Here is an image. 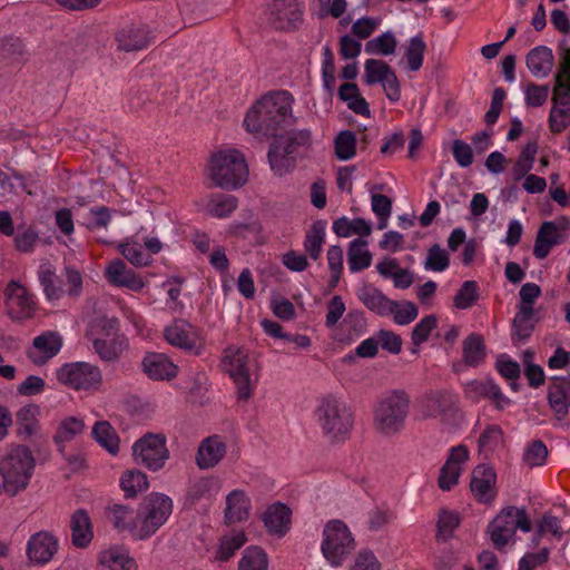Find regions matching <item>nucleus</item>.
<instances>
[{
	"mask_svg": "<svg viewBox=\"0 0 570 570\" xmlns=\"http://www.w3.org/2000/svg\"><path fill=\"white\" fill-rule=\"evenodd\" d=\"M149 483L147 475L138 470H128L120 478V487L127 498H134L137 493L147 490Z\"/></svg>",
	"mask_w": 570,
	"mask_h": 570,
	"instance_id": "obj_51",
	"label": "nucleus"
},
{
	"mask_svg": "<svg viewBox=\"0 0 570 570\" xmlns=\"http://www.w3.org/2000/svg\"><path fill=\"white\" fill-rule=\"evenodd\" d=\"M453 404V395L450 392L436 390L429 392L421 399L419 410L424 419H433L448 413Z\"/></svg>",
	"mask_w": 570,
	"mask_h": 570,
	"instance_id": "obj_28",
	"label": "nucleus"
},
{
	"mask_svg": "<svg viewBox=\"0 0 570 570\" xmlns=\"http://www.w3.org/2000/svg\"><path fill=\"white\" fill-rule=\"evenodd\" d=\"M36 459L31 450L26 445H10L0 456V494L10 497L23 491L32 478Z\"/></svg>",
	"mask_w": 570,
	"mask_h": 570,
	"instance_id": "obj_2",
	"label": "nucleus"
},
{
	"mask_svg": "<svg viewBox=\"0 0 570 570\" xmlns=\"http://www.w3.org/2000/svg\"><path fill=\"white\" fill-rule=\"evenodd\" d=\"M268 563L267 553L263 548L249 546L238 561V570H268Z\"/></svg>",
	"mask_w": 570,
	"mask_h": 570,
	"instance_id": "obj_46",
	"label": "nucleus"
},
{
	"mask_svg": "<svg viewBox=\"0 0 570 570\" xmlns=\"http://www.w3.org/2000/svg\"><path fill=\"white\" fill-rule=\"evenodd\" d=\"M268 20L277 30H295L303 20L302 3L298 0H273L268 9Z\"/></svg>",
	"mask_w": 570,
	"mask_h": 570,
	"instance_id": "obj_17",
	"label": "nucleus"
},
{
	"mask_svg": "<svg viewBox=\"0 0 570 570\" xmlns=\"http://www.w3.org/2000/svg\"><path fill=\"white\" fill-rule=\"evenodd\" d=\"M547 401L554 420L561 424L570 413V374L551 377L547 390Z\"/></svg>",
	"mask_w": 570,
	"mask_h": 570,
	"instance_id": "obj_19",
	"label": "nucleus"
},
{
	"mask_svg": "<svg viewBox=\"0 0 570 570\" xmlns=\"http://www.w3.org/2000/svg\"><path fill=\"white\" fill-rule=\"evenodd\" d=\"M132 456L137 464L154 472L159 471L169 459L166 435L146 433L132 444Z\"/></svg>",
	"mask_w": 570,
	"mask_h": 570,
	"instance_id": "obj_11",
	"label": "nucleus"
},
{
	"mask_svg": "<svg viewBox=\"0 0 570 570\" xmlns=\"http://www.w3.org/2000/svg\"><path fill=\"white\" fill-rule=\"evenodd\" d=\"M356 296L368 311L381 317L391 316V307L396 306V301L389 298L372 284H364L357 288Z\"/></svg>",
	"mask_w": 570,
	"mask_h": 570,
	"instance_id": "obj_26",
	"label": "nucleus"
},
{
	"mask_svg": "<svg viewBox=\"0 0 570 570\" xmlns=\"http://www.w3.org/2000/svg\"><path fill=\"white\" fill-rule=\"evenodd\" d=\"M222 482L216 476H204L196 480L188 490V499L199 501L203 499L212 500L220 491Z\"/></svg>",
	"mask_w": 570,
	"mask_h": 570,
	"instance_id": "obj_44",
	"label": "nucleus"
},
{
	"mask_svg": "<svg viewBox=\"0 0 570 570\" xmlns=\"http://www.w3.org/2000/svg\"><path fill=\"white\" fill-rule=\"evenodd\" d=\"M24 45L21 39L6 37L0 40V60L6 63H17L22 60Z\"/></svg>",
	"mask_w": 570,
	"mask_h": 570,
	"instance_id": "obj_55",
	"label": "nucleus"
},
{
	"mask_svg": "<svg viewBox=\"0 0 570 570\" xmlns=\"http://www.w3.org/2000/svg\"><path fill=\"white\" fill-rule=\"evenodd\" d=\"M250 501L242 490H233L226 497L224 520L226 524L246 521L249 517Z\"/></svg>",
	"mask_w": 570,
	"mask_h": 570,
	"instance_id": "obj_34",
	"label": "nucleus"
},
{
	"mask_svg": "<svg viewBox=\"0 0 570 570\" xmlns=\"http://www.w3.org/2000/svg\"><path fill=\"white\" fill-rule=\"evenodd\" d=\"M355 539L342 520H330L322 532L321 551L332 567H341L355 550Z\"/></svg>",
	"mask_w": 570,
	"mask_h": 570,
	"instance_id": "obj_8",
	"label": "nucleus"
},
{
	"mask_svg": "<svg viewBox=\"0 0 570 570\" xmlns=\"http://www.w3.org/2000/svg\"><path fill=\"white\" fill-rule=\"evenodd\" d=\"M487 356V347L483 336L471 333L462 342V358L465 365L476 367L482 364Z\"/></svg>",
	"mask_w": 570,
	"mask_h": 570,
	"instance_id": "obj_37",
	"label": "nucleus"
},
{
	"mask_svg": "<svg viewBox=\"0 0 570 570\" xmlns=\"http://www.w3.org/2000/svg\"><path fill=\"white\" fill-rule=\"evenodd\" d=\"M226 451V442L220 435L207 436L198 445L196 464L202 470L215 468L223 460Z\"/></svg>",
	"mask_w": 570,
	"mask_h": 570,
	"instance_id": "obj_25",
	"label": "nucleus"
},
{
	"mask_svg": "<svg viewBox=\"0 0 570 570\" xmlns=\"http://www.w3.org/2000/svg\"><path fill=\"white\" fill-rule=\"evenodd\" d=\"M294 98L286 90L263 96L246 114V130L257 137H277L279 130L294 122L292 114Z\"/></svg>",
	"mask_w": 570,
	"mask_h": 570,
	"instance_id": "obj_1",
	"label": "nucleus"
},
{
	"mask_svg": "<svg viewBox=\"0 0 570 570\" xmlns=\"http://www.w3.org/2000/svg\"><path fill=\"white\" fill-rule=\"evenodd\" d=\"M397 40L392 31L383 32L382 35L368 40L365 43V52L368 55L390 56L395 52Z\"/></svg>",
	"mask_w": 570,
	"mask_h": 570,
	"instance_id": "obj_52",
	"label": "nucleus"
},
{
	"mask_svg": "<svg viewBox=\"0 0 570 570\" xmlns=\"http://www.w3.org/2000/svg\"><path fill=\"white\" fill-rule=\"evenodd\" d=\"M62 345L63 338L60 333L46 331L33 338L27 356L32 364L42 366L60 352Z\"/></svg>",
	"mask_w": 570,
	"mask_h": 570,
	"instance_id": "obj_20",
	"label": "nucleus"
},
{
	"mask_svg": "<svg viewBox=\"0 0 570 570\" xmlns=\"http://www.w3.org/2000/svg\"><path fill=\"white\" fill-rule=\"evenodd\" d=\"M450 265L449 255L439 244L432 245L426 255L424 267L428 271L443 272Z\"/></svg>",
	"mask_w": 570,
	"mask_h": 570,
	"instance_id": "obj_60",
	"label": "nucleus"
},
{
	"mask_svg": "<svg viewBox=\"0 0 570 570\" xmlns=\"http://www.w3.org/2000/svg\"><path fill=\"white\" fill-rule=\"evenodd\" d=\"M141 365L148 377L155 381H169L177 375V366L163 353H148Z\"/></svg>",
	"mask_w": 570,
	"mask_h": 570,
	"instance_id": "obj_31",
	"label": "nucleus"
},
{
	"mask_svg": "<svg viewBox=\"0 0 570 570\" xmlns=\"http://www.w3.org/2000/svg\"><path fill=\"white\" fill-rule=\"evenodd\" d=\"M223 371L229 375L236 386L238 401H248L258 381L257 366L246 350L229 346L222 360Z\"/></svg>",
	"mask_w": 570,
	"mask_h": 570,
	"instance_id": "obj_6",
	"label": "nucleus"
},
{
	"mask_svg": "<svg viewBox=\"0 0 570 570\" xmlns=\"http://www.w3.org/2000/svg\"><path fill=\"white\" fill-rule=\"evenodd\" d=\"M105 275L114 286L126 287L135 292L145 287L142 278L128 268L121 259L111 261L106 267Z\"/></svg>",
	"mask_w": 570,
	"mask_h": 570,
	"instance_id": "obj_27",
	"label": "nucleus"
},
{
	"mask_svg": "<svg viewBox=\"0 0 570 570\" xmlns=\"http://www.w3.org/2000/svg\"><path fill=\"white\" fill-rule=\"evenodd\" d=\"M553 53L547 46H538L531 49L525 59L527 67L532 76L547 77L553 68Z\"/></svg>",
	"mask_w": 570,
	"mask_h": 570,
	"instance_id": "obj_36",
	"label": "nucleus"
},
{
	"mask_svg": "<svg viewBox=\"0 0 570 570\" xmlns=\"http://www.w3.org/2000/svg\"><path fill=\"white\" fill-rule=\"evenodd\" d=\"M390 66L379 59H367L364 63V82L368 86L381 83Z\"/></svg>",
	"mask_w": 570,
	"mask_h": 570,
	"instance_id": "obj_63",
	"label": "nucleus"
},
{
	"mask_svg": "<svg viewBox=\"0 0 570 570\" xmlns=\"http://www.w3.org/2000/svg\"><path fill=\"white\" fill-rule=\"evenodd\" d=\"M110 521L119 532H128L135 540H138V510L124 505L112 504L108 508Z\"/></svg>",
	"mask_w": 570,
	"mask_h": 570,
	"instance_id": "obj_33",
	"label": "nucleus"
},
{
	"mask_svg": "<svg viewBox=\"0 0 570 570\" xmlns=\"http://www.w3.org/2000/svg\"><path fill=\"white\" fill-rule=\"evenodd\" d=\"M438 318L435 315L424 316L413 328L411 334L412 344L420 347L421 344L428 341L431 332L436 327ZM417 352V348L412 351Z\"/></svg>",
	"mask_w": 570,
	"mask_h": 570,
	"instance_id": "obj_58",
	"label": "nucleus"
},
{
	"mask_svg": "<svg viewBox=\"0 0 570 570\" xmlns=\"http://www.w3.org/2000/svg\"><path fill=\"white\" fill-rule=\"evenodd\" d=\"M151 40L150 31L141 24L125 26L115 33L117 49L124 52L144 50Z\"/></svg>",
	"mask_w": 570,
	"mask_h": 570,
	"instance_id": "obj_23",
	"label": "nucleus"
},
{
	"mask_svg": "<svg viewBox=\"0 0 570 570\" xmlns=\"http://www.w3.org/2000/svg\"><path fill=\"white\" fill-rule=\"evenodd\" d=\"M58 539L47 531L30 537L27 543V556L35 564H46L58 551Z\"/></svg>",
	"mask_w": 570,
	"mask_h": 570,
	"instance_id": "obj_24",
	"label": "nucleus"
},
{
	"mask_svg": "<svg viewBox=\"0 0 570 570\" xmlns=\"http://www.w3.org/2000/svg\"><path fill=\"white\" fill-rule=\"evenodd\" d=\"M410 395L400 389L380 397L373 409V428L383 436H394L404 429L410 413Z\"/></svg>",
	"mask_w": 570,
	"mask_h": 570,
	"instance_id": "obj_4",
	"label": "nucleus"
},
{
	"mask_svg": "<svg viewBox=\"0 0 570 570\" xmlns=\"http://www.w3.org/2000/svg\"><path fill=\"white\" fill-rule=\"evenodd\" d=\"M71 541L77 548H87L92 538L94 530L90 517L83 509L76 510L70 520Z\"/></svg>",
	"mask_w": 570,
	"mask_h": 570,
	"instance_id": "obj_35",
	"label": "nucleus"
},
{
	"mask_svg": "<svg viewBox=\"0 0 570 570\" xmlns=\"http://www.w3.org/2000/svg\"><path fill=\"white\" fill-rule=\"evenodd\" d=\"M38 281L42 287L46 298L49 302H56L62 297L65 291L60 286V281L51 264L43 263L39 266Z\"/></svg>",
	"mask_w": 570,
	"mask_h": 570,
	"instance_id": "obj_39",
	"label": "nucleus"
},
{
	"mask_svg": "<svg viewBox=\"0 0 570 570\" xmlns=\"http://www.w3.org/2000/svg\"><path fill=\"white\" fill-rule=\"evenodd\" d=\"M56 377L76 391L98 390L102 383L99 366L88 362L65 363L57 370Z\"/></svg>",
	"mask_w": 570,
	"mask_h": 570,
	"instance_id": "obj_12",
	"label": "nucleus"
},
{
	"mask_svg": "<svg viewBox=\"0 0 570 570\" xmlns=\"http://www.w3.org/2000/svg\"><path fill=\"white\" fill-rule=\"evenodd\" d=\"M311 145L309 129L291 130L286 136L277 138L267 154L271 169L278 176L287 174L294 167L296 157L308 150Z\"/></svg>",
	"mask_w": 570,
	"mask_h": 570,
	"instance_id": "obj_7",
	"label": "nucleus"
},
{
	"mask_svg": "<svg viewBox=\"0 0 570 570\" xmlns=\"http://www.w3.org/2000/svg\"><path fill=\"white\" fill-rule=\"evenodd\" d=\"M315 417L323 435L333 443L345 441L354 426L353 410L335 395H326L318 401Z\"/></svg>",
	"mask_w": 570,
	"mask_h": 570,
	"instance_id": "obj_3",
	"label": "nucleus"
},
{
	"mask_svg": "<svg viewBox=\"0 0 570 570\" xmlns=\"http://www.w3.org/2000/svg\"><path fill=\"white\" fill-rule=\"evenodd\" d=\"M338 97L342 101L347 102V107L355 114L368 117L371 115L367 101L360 95L356 83L345 82L338 89Z\"/></svg>",
	"mask_w": 570,
	"mask_h": 570,
	"instance_id": "obj_42",
	"label": "nucleus"
},
{
	"mask_svg": "<svg viewBox=\"0 0 570 570\" xmlns=\"http://www.w3.org/2000/svg\"><path fill=\"white\" fill-rule=\"evenodd\" d=\"M538 145L535 141L528 142L514 163L511 173L514 180L522 179L533 168Z\"/></svg>",
	"mask_w": 570,
	"mask_h": 570,
	"instance_id": "obj_49",
	"label": "nucleus"
},
{
	"mask_svg": "<svg viewBox=\"0 0 570 570\" xmlns=\"http://www.w3.org/2000/svg\"><path fill=\"white\" fill-rule=\"evenodd\" d=\"M92 438L96 442L104 448L111 455H117L119 452V438L116 430L107 421H98L95 423Z\"/></svg>",
	"mask_w": 570,
	"mask_h": 570,
	"instance_id": "obj_41",
	"label": "nucleus"
},
{
	"mask_svg": "<svg viewBox=\"0 0 570 570\" xmlns=\"http://www.w3.org/2000/svg\"><path fill=\"white\" fill-rule=\"evenodd\" d=\"M207 171L216 187L234 190L247 183L248 166L242 153L235 149L215 153L208 163Z\"/></svg>",
	"mask_w": 570,
	"mask_h": 570,
	"instance_id": "obj_5",
	"label": "nucleus"
},
{
	"mask_svg": "<svg viewBox=\"0 0 570 570\" xmlns=\"http://www.w3.org/2000/svg\"><path fill=\"white\" fill-rule=\"evenodd\" d=\"M391 308L394 323L401 326L412 323L419 315L417 306L411 301H396V306Z\"/></svg>",
	"mask_w": 570,
	"mask_h": 570,
	"instance_id": "obj_59",
	"label": "nucleus"
},
{
	"mask_svg": "<svg viewBox=\"0 0 570 570\" xmlns=\"http://www.w3.org/2000/svg\"><path fill=\"white\" fill-rule=\"evenodd\" d=\"M164 337L171 346L193 355H200L204 350V343L197 330L183 318H176L167 325Z\"/></svg>",
	"mask_w": 570,
	"mask_h": 570,
	"instance_id": "obj_14",
	"label": "nucleus"
},
{
	"mask_svg": "<svg viewBox=\"0 0 570 570\" xmlns=\"http://www.w3.org/2000/svg\"><path fill=\"white\" fill-rule=\"evenodd\" d=\"M83 430L85 423L81 419L76 416L63 419L53 436V441L58 445L59 451L62 452L65 443L73 440L77 435L81 434Z\"/></svg>",
	"mask_w": 570,
	"mask_h": 570,
	"instance_id": "obj_45",
	"label": "nucleus"
},
{
	"mask_svg": "<svg viewBox=\"0 0 570 570\" xmlns=\"http://www.w3.org/2000/svg\"><path fill=\"white\" fill-rule=\"evenodd\" d=\"M98 570H137V563L126 548L114 546L99 553Z\"/></svg>",
	"mask_w": 570,
	"mask_h": 570,
	"instance_id": "obj_30",
	"label": "nucleus"
},
{
	"mask_svg": "<svg viewBox=\"0 0 570 570\" xmlns=\"http://www.w3.org/2000/svg\"><path fill=\"white\" fill-rule=\"evenodd\" d=\"M381 562L373 551L368 549L360 550L348 570H381Z\"/></svg>",
	"mask_w": 570,
	"mask_h": 570,
	"instance_id": "obj_64",
	"label": "nucleus"
},
{
	"mask_svg": "<svg viewBox=\"0 0 570 570\" xmlns=\"http://www.w3.org/2000/svg\"><path fill=\"white\" fill-rule=\"evenodd\" d=\"M556 82L549 129L553 134H560L570 125V83L564 82L560 75L556 76Z\"/></svg>",
	"mask_w": 570,
	"mask_h": 570,
	"instance_id": "obj_16",
	"label": "nucleus"
},
{
	"mask_svg": "<svg viewBox=\"0 0 570 570\" xmlns=\"http://www.w3.org/2000/svg\"><path fill=\"white\" fill-rule=\"evenodd\" d=\"M426 45L423 40L422 35L411 37L407 41L405 50V58L407 61V68L411 71H417L423 65L424 53Z\"/></svg>",
	"mask_w": 570,
	"mask_h": 570,
	"instance_id": "obj_53",
	"label": "nucleus"
},
{
	"mask_svg": "<svg viewBox=\"0 0 570 570\" xmlns=\"http://www.w3.org/2000/svg\"><path fill=\"white\" fill-rule=\"evenodd\" d=\"M333 230L338 237H350L353 234L370 236L372 233V225L370 222L361 217L348 219L343 216L334 220Z\"/></svg>",
	"mask_w": 570,
	"mask_h": 570,
	"instance_id": "obj_43",
	"label": "nucleus"
},
{
	"mask_svg": "<svg viewBox=\"0 0 570 570\" xmlns=\"http://www.w3.org/2000/svg\"><path fill=\"white\" fill-rule=\"evenodd\" d=\"M531 521L524 508L513 505L503 508L488 527L490 539L495 549H503L517 530L531 531Z\"/></svg>",
	"mask_w": 570,
	"mask_h": 570,
	"instance_id": "obj_10",
	"label": "nucleus"
},
{
	"mask_svg": "<svg viewBox=\"0 0 570 570\" xmlns=\"http://www.w3.org/2000/svg\"><path fill=\"white\" fill-rule=\"evenodd\" d=\"M548 450L541 440L532 441L524 450L523 461L530 466H541L546 463Z\"/></svg>",
	"mask_w": 570,
	"mask_h": 570,
	"instance_id": "obj_62",
	"label": "nucleus"
},
{
	"mask_svg": "<svg viewBox=\"0 0 570 570\" xmlns=\"http://www.w3.org/2000/svg\"><path fill=\"white\" fill-rule=\"evenodd\" d=\"M534 316V309H528V308H521L518 307V312L513 318V330L515 335L525 340L530 336L533 324L532 318Z\"/></svg>",
	"mask_w": 570,
	"mask_h": 570,
	"instance_id": "obj_61",
	"label": "nucleus"
},
{
	"mask_svg": "<svg viewBox=\"0 0 570 570\" xmlns=\"http://www.w3.org/2000/svg\"><path fill=\"white\" fill-rule=\"evenodd\" d=\"M128 346L129 343L126 336H116L112 338L95 337L92 340L94 352L106 363L118 362Z\"/></svg>",
	"mask_w": 570,
	"mask_h": 570,
	"instance_id": "obj_32",
	"label": "nucleus"
},
{
	"mask_svg": "<svg viewBox=\"0 0 570 570\" xmlns=\"http://www.w3.org/2000/svg\"><path fill=\"white\" fill-rule=\"evenodd\" d=\"M238 200L235 196L228 194H214L209 198L207 210L217 218H225L232 215L237 208Z\"/></svg>",
	"mask_w": 570,
	"mask_h": 570,
	"instance_id": "obj_48",
	"label": "nucleus"
},
{
	"mask_svg": "<svg viewBox=\"0 0 570 570\" xmlns=\"http://www.w3.org/2000/svg\"><path fill=\"white\" fill-rule=\"evenodd\" d=\"M469 459V450L465 445L460 444L450 450L448 459L440 470L438 484L441 490L450 491L458 484L462 472V464Z\"/></svg>",
	"mask_w": 570,
	"mask_h": 570,
	"instance_id": "obj_22",
	"label": "nucleus"
},
{
	"mask_svg": "<svg viewBox=\"0 0 570 570\" xmlns=\"http://www.w3.org/2000/svg\"><path fill=\"white\" fill-rule=\"evenodd\" d=\"M291 517V509L286 504L277 502L266 509L263 522L269 534L282 538L289 530Z\"/></svg>",
	"mask_w": 570,
	"mask_h": 570,
	"instance_id": "obj_29",
	"label": "nucleus"
},
{
	"mask_svg": "<svg viewBox=\"0 0 570 570\" xmlns=\"http://www.w3.org/2000/svg\"><path fill=\"white\" fill-rule=\"evenodd\" d=\"M247 537L243 530H230L222 535L216 550V560L226 562L246 543Z\"/></svg>",
	"mask_w": 570,
	"mask_h": 570,
	"instance_id": "obj_40",
	"label": "nucleus"
},
{
	"mask_svg": "<svg viewBox=\"0 0 570 570\" xmlns=\"http://www.w3.org/2000/svg\"><path fill=\"white\" fill-rule=\"evenodd\" d=\"M335 155L340 160H348L356 154V135L352 130H343L334 139Z\"/></svg>",
	"mask_w": 570,
	"mask_h": 570,
	"instance_id": "obj_54",
	"label": "nucleus"
},
{
	"mask_svg": "<svg viewBox=\"0 0 570 570\" xmlns=\"http://www.w3.org/2000/svg\"><path fill=\"white\" fill-rule=\"evenodd\" d=\"M570 229V219L561 217L558 223L544 222L537 234L533 255L538 259L546 258L553 246L564 242L566 232Z\"/></svg>",
	"mask_w": 570,
	"mask_h": 570,
	"instance_id": "obj_18",
	"label": "nucleus"
},
{
	"mask_svg": "<svg viewBox=\"0 0 570 570\" xmlns=\"http://www.w3.org/2000/svg\"><path fill=\"white\" fill-rule=\"evenodd\" d=\"M324 240L325 223L317 220L312 224L304 239V249L312 259L320 258Z\"/></svg>",
	"mask_w": 570,
	"mask_h": 570,
	"instance_id": "obj_47",
	"label": "nucleus"
},
{
	"mask_svg": "<svg viewBox=\"0 0 570 570\" xmlns=\"http://www.w3.org/2000/svg\"><path fill=\"white\" fill-rule=\"evenodd\" d=\"M3 296L11 320L23 321L35 315L37 309L35 296L21 283L10 281L3 291Z\"/></svg>",
	"mask_w": 570,
	"mask_h": 570,
	"instance_id": "obj_13",
	"label": "nucleus"
},
{
	"mask_svg": "<svg viewBox=\"0 0 570 570\" xmlns=\"http://www.w3.org/2000/svg\"><path fill=\"white\" fill-rule=\"evenodd\" d=\"M122 256L134 266L142 267L151 264L153 258L144 250V245L134 239H127L119 245Z\"/></svg>",
	"mask_w": 570,
	"mask_h": 570,
	"instance_id": "obj_50",
	"label": "nucleus"
},
{
	"mask_svg": "<svg viewBox=\"0 0 570 570\" xmlns=\"http://www.w3.org/2000/svg\"><path fill=\"white\" fill-rule=\"evenodd\" d=\"M38 407L29 405L20 409L17 413L18 433L24 436H31L37 432L36 414Z\"/></svg>",
	"mask_w": 570,
	"mask_h": 570,
	"instance_id": "obj_57",
	"label": "nucleus"
},
{
	"mask_svg": "<svg viewBox=\"0 0 570 570\" xmlns=\"http://www.w3.org/2000/svg\"><path fill=\"white\" fill-rule=\"evenodd\" d=\"M173 512L171 499L163 493L148 494L138 508V540H146L165 524Z\"/></svg>",
	"mask_w": 570,
	"mask_h": 570,
	"instance_id": "obj_9",
	"label": "nucleus"
},
{
	"mask_svg": "<svg viewBox=\"0 0 570 570\" xmlns=\"http://www.w3.org/2000/svg\"><path fill=\"white\" fill-rule=\"evenodd\" d=\"M479 299V286L475 281H465L458 289L453 305L459 309L472 307Z\"/></svg>",
	"mask_w": 570,
	"mask_h": 570,
	"instance_id": "obj_56",
	"label": "nucleus"
},
{
	"mask_svg": "<svg viewBox=\"0 0 570 570\" xmlns=\"http://www.w3.org/2000/svg\"><path fill=\"white\" fill-rule=\"evenodd\" d=\"M372 254L367 242L362 238L353 239L347 248V265L351 273H358L371 266Z\"/></svg>",
	"mask_w": 570,
	"mask_h": 570,
	"instance_id": "obj_38",
	"label": "nucleus"
},
{
	"mask_svg": "<svg viewBox=\"0 0 570 570\" xmlns=\"http://www.w3.org/2000/svg\"><path fill=\"white\" fill-rule=\"evenodd\" d=\"M497 473L488 464H480L474 468L471 475L470 489L480 503L490 504L497 497Z\"/></svg>",
	"mask_w": 570,
	"mask_h": 570,
	"instance_id": "obj_21",
	"label": "nucleus"
},
{
	"mask_svg": "<svg viewBox=\"0 0 570 570\" xmlns=\"http://www.w3.org/2000/svg\"><path fill=\"white\" fill-rule=\"evenodd\" d=\"M464 396L472 403L489 400L497 410L503 411L511 400L503 394L501 387L492 379L472 380L464 384Z\"/></svg>",
	"mask_w": 570,
	"mask_h": 570,
	"instance_id": "obj_15",
	"label": "nucleus"
}]
</instances>
